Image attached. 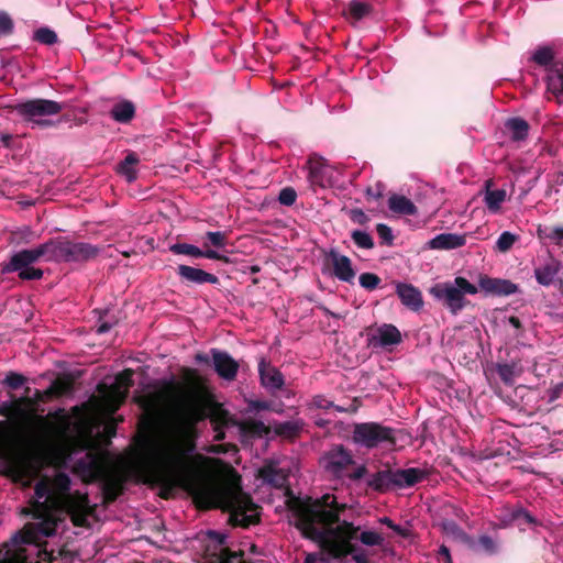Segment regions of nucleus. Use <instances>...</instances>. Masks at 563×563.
I'll list each match as a JSON object with an SVG mask.
<instances>
[{"label": "nucleus", "instance_id": "nucleus-61", "mask_svg": "<svg viewBox=\"0 0 563 563\" xmlns=\"http://www.w3.org/2000/svg\"><path fill=\"white\" fill-rule=\"evenodd\" d=\"M367 474V467L365 465H360L352 473L347 475V477L352 481H358L363 478Z\"/></svg>", "mask_w": 563, "mask_h": 563}, {"label": "nucleus", "instance_id": "nucleus-17", "mask_svg": "<svg viewBox=\"0 0 563 563\" xmlns=\"http://www.w3.org/2000/svg\"><path fill=\"white\" fill-rule=\"evenodd\" d=\"M258 375L262 386L271 394L282 390L285 385L282 372L265 358H262L258 363Z\"/></svg>", "mask_w": 563, "mask_h": 563}, {"label": "nucleus", "instance_id": "nucleus-63", "mask_svg": "<svg viewBox=\"0 0 563 563\" xmlns=\"http://www.w3.org/2000/svg\"><path fill=\"white\" fill-rule=\"evenodd\" d=\"M250 407L253 410L261 411V410H268L271 408V405L268 401H264V400H252V401H250Z\"/></svg>", "mask_w": 563, "mask_h": 563}, {"label": "nucleus", "instance_id": "nucleus-6", "mask_svg": "<svg viewBox=\"0 0 563 563\" xmlns=\"http://www.w3.org/2000/svg\"><path fill=\"white\" fill-rule=\"evenodd\" d=\"M49 262L86 264L99 256L101 247L87 242H77L66 236L47 240Z\"/></svg>", "mask_w": 563, "mask_h": 563}, {"label": "nucleus", "instance_id": "nucleus-4", "mask_svg": "<svg viewBox=\"0 0 563 563\" xmlns=\"http://www.w3.org/2000/svg\"><path fill=\"white\" fill-rule=\"evenodd\" d=\"M73 473L86 484L101 482L103 504L114 503L123 494V481L111 474L110 464L104 452L91 449L75 461Z\"/></svg>", "mask_w": 563, "mask_h": 563}, {"label": "nucleus", "instance_id": "nucleus-20", "mask_svg": "<svg viewBox=\"0 0 563 563\" xmlns=\"http://www.w3.org/2000/svg\"><path fill=\"white\" fill-rule=\"evenodd\" d=\"M177 275L181 282L188 284H219V278L216 275L188 265H179L177 267Z\"/></svg>", "mask_w": 563, "mask_h": 563}, {"label": "nucleus", "instance_id": "nucleus-29", "mask_svg": "<svg viewBox=\"0 0 563 563\" xmlns=\"http://www.w3.org/2000/svg\"><path fill=\"white\" fill-rule=\"evenodd\" d=\"M560 269V263L550 258L545 264L534 268L537 282L542 286H550Z\"/></svg>", "mask_w": 563, "mask_h": 563}, {"label": "nucleus", "instance_id": "nucleus-13", "mask_svg": "<svg viewBox=\"0 0 563 563\" xmlns=\"http://www.w3.org/2000/svg\"><path fill=\"white\" fill-rule=\"evenodd\" d=\"M325 262L331 267V275L341 282L352 284L355 278V271L349 256L340 254L331 249L325 255Z\"/></svg>", "mask_w": 563, "mask_h": 563}, {"label": "nucleus", "instance_id": "nucleus-60", "mask_svg": "<svg viewBox=\"0 0 563 563\" xmlns=\"http://www.w3.org/2000/svg\"><path fill=\"white\" fill-rule=\"evenodd\" d=\"M437 556H438V560L443 559L444 563H453L452 556L450 553V549L444 544L440 545Z\"/></svg>", "mask_w": 563, "mask_h": 563}, {"label": "nucleus", "instance_id": "nucleus-28", "mask_svg": "<svg viewBox=\"0 0 563 563\" xmlns=\"http://www.w3.org/2000/svg\"><path fill=\"white\" fill-rule=\"evenodd\" d=\"M309 174L308 179L311 186H318L325 188L329 185V178L327 176V167L322 159H309Z\"/></svg>", "mask_w": 563, "mask_h": 563}, {"label": "nucleus", "instance_id": "nucleus-32", "mask_svg": "<svg viewBox=\"0 0 563 563\" xmlns=\"http://www.w3.org/2000/svg\"><path fill=\"white\" fill-rule=\"evenodd\" d=\"M505 126L510 133L511 140L514 141L526 140L530 130L529 123L519 117L508 119L505 123Z\"/></svg>", "mask_w": 563, "mask_h": 563}, {"label": "nucleus", "instance_id": "nucleus-46", "mask_svg": "<svg viewBox=\"0 0 563 563\" xmlns=\"http://www.w3.org/2000/svg\"><path fill=\"white\" fill-rule=\"evenodd\" d=\"M242 558V551L234 552L229 548H223L219 554V563H244Z\"/></svg>", "mask_w": 563, "mask_h": 563}, {"label": "nucleus", "instance_id": "nucleus-53", "mask_svg": "<svg viewBox=\"0 0 563 563\" xmlns=\"http://www.w3.org/2000/svg\"><path fill=\"white\" fill-rule=\"evenodd\" d=\"M350 220L358 225H366L369 222V217L360 208L350 209L346 211Z\"/></svg>", "mask_w": 563, "mask_h": 563}, {"label": "nucleus", "instance_id": "nucleus-16", "mask_svg": "<svg viewBox=\"0 0 563 563\" xmlns=\"http://www.w3.org/2000/svg\"><path fill=\"white\" fill-rule=\"evenodd\" d=\"M478 287L486 295L509 296L518 291V285L509 279L495 278L485 274L478 276Z\"/></svg>", "mask_w": 563, "mask_h": 563}, {"label": "nucleus", "instance_id": "nucleus-9", "mask_svg": "<svg viewBox=\"0 0 563 563\" xmlns=\"http://www.w3.org/2000/svg\"><path fill=\"white\" fill-rule=\"evenodd\" d=\"M478 288L466 278L457 276L454 283H439L431 289L430 294L453 313L457 314L466 305L465 294L475 295Z\"/></svg>", "mask_w": 563, "mask_h": 563}, {"label": "nucleus", "instance_id": "nucleus-12", "mask_svg": "<svg viewBox=\"0 0 563 563\" xmlns=\"http://www.w3.org/2000/svg\"><path fill=\"white\" fill-rule=\"evenodd\" d=\"M327 473L335 478L344 476L345 471L354 464L353 455L342 444L333 445L320 459Z\"/></svg>", "mask_w": 563, "mask_h": 563}, {"label": "nucleus", "instance_id": "nucleus-18", "mask_svg": "<svg viewBox=\"0 0 563 563\" xmlns=\"http://www.w3.org/2000/svg\"><path fill=\"white\" fill-rule=\"evenodd\" d=\"M169 251L176 255H187L195 258L206 257L209 260H216L223 263H230L229 257L224 254H221L210 249L202 251L198 246L188 243H174L169 246Z\"/></svg>", "mask_w": 563, "mask_h": 563}, {"label": "nucleus", "instance_id": "nucleus-3", "mask_svg": "<svg viewBox=\"0 0 563 563\" xmlns=\"http://www.w3.org/2000/svg\"><path fill=\"white\" fill-rule=\"evenodd\" d=\"M0 416L7 418L0 421V461L19 478L30 477L32 467L29 448L32 433L18 420L11 400L0 404Z\"/></svg>", "mask_w": 563, "mask_h": 563}, {"label": "nucleus", "instance_id": "nucleus-19", "mask_svg": "<svg viewBox=\"0 0 563 563\" xmlns=\"http://www.w3.org/2000/svg\"><path fill=\"white\" fill-rule=\"evenodd\" d=\"M396 294L401 303L412 311H419L423 307L421 291L411 284L396 283Z\"/></svg>", "mask_w": 563, "mask_h": 563}, {"label": "nucleus", "instance_id": "nucleus-8", "mask_svg": "<svg viewBox=\"0 0 563 563\" xmlns=\"http://www.w3.org/2000/svg\"><path fill=\"white\" fill-rule=\"evenodd\" d=\"M65 108V103L51 99L35 98L19 102L12 107V110L24 121L30 122L33 126L46 129L55 126L57 121L44 119L60 113ZM68 121L66 115L62 117L58 122Z\"/></svg>", "mask_w": 563, "mask_h": 563}, {"label": "nucleus", "instance_id": "nucleus-2", "mask_svg": "<svg viewBox=\"0 0 563 563\" xmlns=\"http://www.w3.org/2000/svg\"><path fill=\"white\" fill-rule=\"evenodd\" d=\"M37 499L31 500V507L23 514L32 516L35 522H27L14 537L15 544H34L35 552L30 553V563H54L65 558V548L47 550L48 542L44 538L56 534L62 518L49 510V506L66 514L71 523L79 528H89L88 518L96 512L97 505H91L87 493L71 492V479L64 472L56 473L52 478L44 476L34 486Z\"/></svg>", "mask_w": 563, "mask_h": 563}, {"label": "nucleus", "instance_id": "nucleus-42", "mask_svg": "<svg viewBox=\"0 0 563 563\" xmlns=\"http://www.w3.org/2000/svg\"><path fill=\"white\" fill-rule=\"evenodd\" d=\"M358 282H360V285L365 288L366 290H374L376 289L382 279L378 275L374 274V273H362L358 277Z\"/></svg>", "mask_w": 563, "mask_h": 563}, {"label": "nucleus", "instance_id": "nucleus-39", "mask_svg": "<svg viewBox=\"0 0 563 563\" xmlns=\"http://www.w3.org/2000/svg\"><path fill=\"white\" fill-rule=\"evenodd\" d=\"M33 38L44 45H54L58 37L55 31L49 27H40L34 32Z\"/></svg>", "mask_w": 563, "mask_h": 563}, {"label": "nucleus", "instance_id": "nucleus-54", "mask_svg": "<svg viewBox=\"0 0 563 563\" xmlns=\"http://www.w3.org/2000/svg\"><path fill=\"white\" fill-rule=\"evenodd\" d=\"M379 522L387 526L389 529L395 531L398 536L408 538L410 536V531L406 528H402L399 525H396L390 518L388 517H382L379 519Z\"/></svg>", "mask_w": 563, "mask_h": 563}, {"label": "nucleus", "instance_id": "nucleus-11", "mask_svg": "<svg viewBox=\"0 0 563 563\" xmlns=\"http://www.w3.org/2000/svg\"><path fill=\"white\" fill-rule=\"evenodd\" d=\"M49 247L47 241L33 249H24L13 253L1 266V274L20 273L24 268L37 263L41 258L49 262Z\"/></svg>", "mask_w": 563, "mask_h": 563}, {"label": "nucleus", "instance_id": "nucleus-57", "mask_svg": "<svg viewBox=\"0 0 563 563\" xmlns=\"http://www.w3.org/2000/svg\"><path fill=\"white\" fill-rule=\"evenodd\" d=\"M52 391L53 390L51 389L49 386L45 390L35 389V391H34V400L37 402L38 406L41 404L47 402V401L54 399V396H53Z\"/></svg>", "mask_w": 563, "mask_h": 563}, {"label": "nucleus", "instance_id": "nucleus-52", "mask_svg": "<svg viewBox=\"0 0 563 563\" xmlns=\"http://www.w3.org/2000/svg\"><path fill=\"white\" fill-rule=\"evenodd\" d=\"M43 275L44 272L41 268L34 267L33 265H30L18 274L19 278L22 280H40L42 279Z\"/></svg>", "mask_w": 563, "mask_h": 563}, {"label": "nucleus", "instance_id": "nucleus-58", "mask_svg": "<svg viewBox=\"0 0 563 563\" xmlns=\"http://www.w3.org/2000/svg\"><path fill=\"white\" fill-rule=\"evenodd\" d=\"M311 406L314 408H318V409H323V410H328V409L334 407L333 402L328 400L322 395L314 396L311 400Z\"/></svg>", "mask_w": 563, "mask_h": 563}, {"label": "nucleus", "instance_id": "nucleus-35", "mask_svg": "<svg viewBox=\"0 0 563 563\" xmlns=\"http://www.w3.org/2000/svg\"><path fill=\"white\" fill-rule=\"evenodd\" d=\"M553 59H554V53H553L552 48L549 46H543V47L538 48L532 56V60L536 64L545 67L547 70L551 66H558V64H553Z\"/></svg>", "mask_w": 563, "mask_h": 563}, {"label": "nucleus", "instance_id": "nucleus-51", "mask_svg": "<svg viewBox=\"0 0 563 563\" xmlns=\"http://www.w3.org/2000/svg\"><path fill=\"white\" fill-rule=\"evenodd\" d=\"M297 192L292 187H285L280 190L278 201L283 206L290 207L296 202Z\"/></svg>", "mask_w": 563, "mask_h": 563}, {"label": "nucleus", "instance_id": "nucleus-23", "mask_svg": "<svg viewBox=\"0 0 563 563\" xmlns=\"http://www.w3.org/2000/svg\"><path fill=\"white\" fill-rule=\"evenodd\" d=\"M140 164V156L133 151H128L123 161H121L114 168L115 173L123 177L128 183H133L137 179V165Z\"/></svg>", "mask_w": 563, "mask_h": 563}, {"label": "nucleus", "instance_id": "nucleus-47", "mask_svg": "<svg viewBox=\"0 0 563 563\" xmlns=\"http://www.w3.org/2000/svg\"><path fill=\"white\" fill-rule=\"evenodd\" d=\"M376 232L380 239V244L391 246L394 244L395 236L389 225L385 223H378L376 225Z\"/></svg>", "mask_w": 563, "mask_h": 563}, {"label": "nucleus", "instance_id": "nucleus-49", "mask_svg": "<svg viewBox=\"0 0 563 563\" xmlns=\"http://www.w3.org/2000/svg\"><path fill=\"white\" fill-rule=\"evenodd\" d=\"M133 371L131 368H125L121 373L115 376V388L124 387L125 390L133 385Z\"/></svg>", "mask_w": 563, "mask_h": 563}, {"label": "nucleus", "instance_id": "nucleus-1", "mask_svg": "<svg viewBox=\"0 0 563 563\" xmlns=\"http://www.w3.org/2000/svg\"><path fill=\"white\" fill-rule=\"evenodd\" d=\"M176 423L155 442L147 444L146 454L140 461V471L146 484L163 489L161 496L180 488L187 492L203 509L221 508L230 512L229 522L234 527L249 528L260 521L257 505L249 494L236 488L218 487L202 470L203 455L197 452L198 422L210 419L217 434L224 439L221 430L230 422L229 412L220 405L207 408L195 389L180 398L175 407Z\"/></svg>", "mask_w": 563, "mask_h": 563}, {"label": "nucleus", "instance_id": "nucleus-25", "mask_svg": "<svg viewBox=\"0 0 563 563\" xmlns=\"http://www.w3.org/2000/svg\"><path fill=\"white\" fill-rule=\"evenodd\" d=\"M373 5L361 0H351L343 11V15L352 24L363 20L373 12Z\"/></svg>", "mask_w": 563, "mask_h": 563}, {"label": "nucleus", "instance_id": "nucleus-36", "mask_svg": "<svg viewBox=\"0 0 563 563\" xmlns=\"http://www.w3.org/2000/svg\"><path fill=\"white\" fill-rule=\"evenodd\" d=\"M511 521H517L519 525L537 526L538 520L525 508L518 507L509 514Z\"/></svg>", "mask_w": 563, "mask_h": 563}, {"label": "nucleus", "instance_id": "nucleus-30", "mask_svg": "<svg viewBox=\"0 0 563 563\" xmlns=\"http://www.w3.org/2000/svg\"><path fill=\"white\" fill-rule=\"evenodd\" d=\"M388 207L393 212L398 214L416 216L418 213L416 205L401 195H391L388 199Z\"/></svg>", "mask_w": 563, "mask_h": 563}, {"label": "nucleus", "instance_id": "nucleus-34", "mask_svg": "<svg viewBox=\"0 0 563 563\" xmlns=\"http://www.w3.org/2000/svg\"><path fill=\"white\" fill-rule=\"evenodd\" d=\"M54 398L70 395L75 388V382L69 375L59 376L49 385Z\"/></svg>", "mask_w": 563, "mask_h": 563}, {"label": "nucleus", "instance_id": "nucleus-50", "mask_svg": "<svg viewBox=\"0 0 563 563\" xmlns=\"http://www.w3.org/2000/svg\"><path fill=\"white\" fill-rule=\"evenodd\" d=\"M206 238L210 242V244L217 249L224 247L228 241L227 233L221 231H209L206 233Z\"/></svg>", "mask_w": 563, "mask_h": 563}, {"label": "nucleus", "instance_id": "nucleus-7", "mask_svg": "<svg viewBox=\"0 0 563 563\" xmlns=\"http://www.w3.org/2000/svg\"><path fill=\"white\" fill-rule=\"evenodd\" d=\"M430 472L426 468L409 467L393 470L386 467L379 470L367 481V486L375 492L386 493L393 489L412 487L427 479Z\"/></svg>", "mask_w": 563, "mask_h": 563}, {"label": "nucleus", "instance_id": "nucleus-43", "mask_svg": "<svg viewBox=\"0 0 563 563\" xmlns=\"http://www.w3.org/2000/svg\"><path fill=\"white\" fill-rule=\"evenodd\" d=\"M26 382L27 378L16 372H9L3 379V384L13 390L21 388Z\"/></svg>", "mask_w": 563, "mask_h": 563}, {"label": "nucleus", "instance_id": "nucleus-55", "mask_svg": "<svg viewBox=\"0 0 563 563\" xmlns=\"http://www.w3.org/2000/svg\"><path fill=\"white\" fill-rule=\"evenodd\" d=\"M478 544V547L481 549H483L486 553L488 554H494L496 552V543L495 541L493 540L492 537L489 536H481L478 538V541L476 543V545Z\"/></svg>", "mask_w": 563, "mask_h": 563}, {"label": "nucleus", "instance_id": "nucleus-31", "mask_svg": "<svg viewBox=\"0 0 563 563\" xmlns=\"http://www.w3.org/2000/svg\"><path fill=\"white\" fill-rule=\"evenodd\" d=\"M240 431L243 435L253 439H260L271 433V428L263 421L255 419H246L240 423Z\"/></svg>", "mask_w": 563, "mask_h": 563}, {"label": "nucleus", "instance_id": "nucleus-45", "mask_svg": "<svg viewBox=\"0 0 563 563\" xmlns=\"http://www.w3.org/2000/svg\"><path fill=\"white\" fill-rule=\"evenodd\" d=\"M13 31L14 22L11 15L7 11L0 10V37L11 35Z\"/></svg>", "mask_w": 563, "mask_h": 563}, {"label": "nucleus", "instance_id": "nucleus-44", "mask_svg": "<svg viewBox=\"0 0 563 563\" xmlns=\"http://www.w3.org/2000/svg\"><path fill=\"white\" fill-rule=\"evenodd\" d=\"M357 539L367 547L382 545L384 538L375 531H363L357 533Z\"/></svg>", "mask_w": 563, "mask_h": 563}, {"label": "nucleus", "instance_id": "nucleus-56", "mask_svg": "<svg viewBox=\"0 0 563 563\" xmlns=\"http://www.w3.org/2000/svg\"><path fill=\"white\" fill-rule=\"evenodd\" d=\"M183 376L189 386L198 387L201 385V379L197 369L184 368Z\"/></svg>", "mask_w": 563, "mask_h": 563}, {"label": "nucleus", "instance_id": "nucleus-14", "mask_svg": "<svg viewBox=\"0 0 563 563\" xmlns=\"http://www.w3.org/2000/svg\"><path fill=\"white\" fill-rule=\"evenodd\" d=\"M212 367L217 375L228 382L235 380L240 364L227 351L211 349Z\"/></svg>", "mask_w": 563, "mask_h": 563}, {"label": "nucleus", "instance_id": "nucleus-27", "mask_svg": "<svg viewBox=\"0 0 563 563\" xmlns=\"http://www.w3.org/2000/svg\"><path fill=\"white\" fill-rule=\"evenodd\" d=\"M135 112L136 109L132 101L122 100L113 104V107L110 110V117L115 122L128 124L134 119Z\"/></svg>", "mask_w": 563, "mask_h": 563}, {"label": "nucleus", "instance_id": "nucleus-64", "mask_svg": "<svg viewBox=\"0 0 563 563\" xmlns=\"http://www.w3.org/2000/svg\"><path fill=\"white\" fill-rule=\"evenodd\" d=\"M13 141L14 136L10 133H1L0 134V142L2 145L7 148H13Z\"/></svg>", "mask_w": 563, "mask_h": 563}, {"label": "nucleus", "instance_id": "nucleus-41", "mask_svg": "<svg viewBox=\"0 0 563 563\" xmlns=\"http://www.w3.org/2000/svg\"><path fill=\"white\" fill-rule=\"evenodd\" d=\"M518 235L509 231H505L499 235L496 242V249L499 252L506 253L512 247V245L518 241Z\"/></svg>", "mask_w": 563, "mask_h": 563}, {"label": "nucleus", "instance_id": "nucleus-26", "mask_svg": "<svg viewBox=\"0 0 563 563\" xmlns=\"http://www.w3.org/2000/svg\"><path fill=\"white\" fill-rule=\"evenodd\" d=\"M492 186L493 179H487L484 184V202L490 212L496 213L506 200L507 192L505 189H492Z\"/></svg>", "mask_w": 563, "mask_h": 563}, {"label": "nucleus", "instance_id": "nucleus-48", "mask_svg": "<svg viewBox=\"0 0 563 563\" xmlns=\"http://www.w3.org/2000/svg\"><path fill=\"white\" fill-rule=\"evenodd\" d=\"M497 374L505 384L511 385L515 377V366L510 364H498Z\"/></svg>", "mask_w": 563, "mask_h": 563}, {"label": "nucleus", "instance_id": "nucleus-38", "mask_svg": "<svg viewBox=\"0 0 563 563\" xmlns=\"http://www.w3.org/2000/svg\"><path fill=\"white\" fill-rule=\"evenodd\" d=\"M537 232L540 239L550 240L555 244H560L563 241V227L542 228L539 225Z\"/></svg>", "mask_w": 563, "mask_h": 563}, {"label": "nucleus", "instance_id": "nucleus-21", "mask_svg": "<svg viewBox=\"0 0 563 563\" xmlns=\"http://www.w3.org/2000/svg\"><path fill=\"white\" fill-rule=\"evenodd\" d=\"M402 341L401 333L396 325L384 323L376 330V335L371 340L373 345L378 344L382 347L397 345Z\"/></svg>", "mask_w": 563, "mask_h": 563}, {"label": "nucleus", "instance_id": "nucleus-10", "mask_svg": "<svg viewBox=\"0 0 563 563\" xmlns=\"http://www.w3.org/2000/svg\"><path fill=\"white\" fill-rule=\"evenodd\" d=\"M352 439L354 443L366 449L377 448L383 444H396L395 429L378 422L355 423Z\"/></svg>", "mask_w": 563, "mask_h": 563}, {"label": "nucleus", "instance_id": "nucleus-33", "mask_svg": "<svg viewBox=\"0 0 563 563\" xmlns=\"http://www.w3.org/2000/svg\"><path fill=\"white\" fill-rule=\"evenodd\" d=\"M548 90L556 97H563V66H551L547 75Z\"/></svg>", "mask_w": 563, "mask_h": 563}, {"label": "nucleus", "instance_id": "nucleus-15", "mask_svg": "<svg viewBox=\"0 0 563 563\" xmlns=\"http://www.w3.org/2000/svg\"><path fill=\"white\" fill-rule=\"evenodd\" d=\"M178 387L173 380L166 382L164 387L159 390L147 393L139 399L140 406L148 413L156 415L162 411L166 399Z\"/></svg>", "mask_w": 563, "mask_h": 563}, {"label": "nucleus", "instance_id": "nucleus-24", "mask_svg": "<svg viewBox=\"0 0 563 563\" xmlns=\"http://www.w3.org/2000/svg\"><path fill=\"white\" fill-rule=\"evenodd\" d=\"M440 527L442 531L452 537L455 541L466 544L471 550L476 551V542L454 520L444 519Z\"/></svg>", "mask_w": 563, "mask_h": 563}, {"label": "nucleus", "instance_id": "nucleus-40", "mask_svg": "<svg viewBox=\"0 0 563 563\" xmlns=\"http://www.w3.org/2000/svg\"><path fill=\"white\" fill-rule=\"evenodd\" d=\"M299 427L297 423L291 421H286L282 423H277L274 428L276 435L285 437V438H295L299 433Z\"/></svg>", "mask_w": 563, "mask_h": 563}, {"label": "nucleus", "instance_id": "nucleus-59", "mask_svg": "<svg viewBox=\"0 0 563 563\" xmlns=\"http://www.w3.org/2000/svg\"><path fill=\"white\" fill-rule=\"evenodd\" d=\"M365 195L369 200H378L383 197V186L378 183L375 187H368Z\"/></svg>", "mask_w": 563, "mask_h": 563}, {"label": "nucleus", "instance_id": "nucleus-22", "mask_svg": "<svg viewBox=\"0 0 563 563\" xmlns=\"http://www.w3.org/2000/svg\"><path fill=\"white\" fill-rule=\"evenodd\" d=\"M466 235L455 233H441L431 239L428 243L432 250H454L464 246Z\"/></svg>", "mask_w": 563, "mask_h": 563}, {"label": "nucleus", "instance_id": "nucleus-5", "mask_svg": "<svg viewBox=\"0 0 563 563\" xmlns=\"http://www.w3.org/2000/svg\"><path fill=\"white\" fill-rule=\"evenodd\" d=\"M30 390L31 388L26 387L25 394L21 397L11 395V401L18 420L32 433V444L38 439L40 434L48 433L53 429L51 419L56 421L58 429L66 430L69 427V416L63 408L56 409L46 416L36 415L38 405L34 400V395H29Z\"/></svg>", "mask_w": 563, "mask_h": 563}, {"label": "nucleus", "instance_id": "nucleus-62", "mask_svg": "<svg viewBox=\"0 0 563 563\" xmlns=\"http://www.w3.org/2000/svg\"><path fill=\"white\" fill-rule=\"evenodd\" d=\"M508 322L511 327H514L518 331L517 336H521L523 334L525 330H523L521 320L518 317H516V316L508 317Z\"/></svg>", "mask_w": 563, "mask_h": 563}, {"label": "nucleus", "instance_id": "nucleus-37", "mask_svg": "<svg viewBox=\"0 0 563 563\" xmlns=\"http://www.w3.org/2000/svg\"><path fill=\"white\" fill-rule=\"evenodd\" d=\"M351 239L357 247L363 250H371L375 245L372 235L365 231H352Z\"/></svg>", "mask_w": 563, "mask_h": 563}]
</instances>
